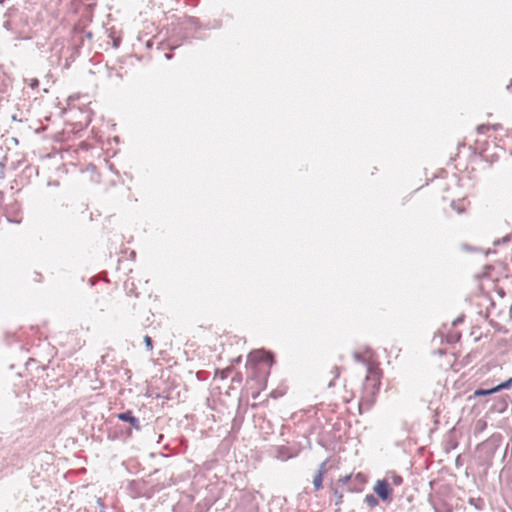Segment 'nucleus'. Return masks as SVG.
Segmentation results:
<instances>
[{"label": "nucleus", "instance_id": "f257e3e1", "mask_svg": "<svg viewBox=\"0 0 512 512\" xmlns=\"http://www.w3.org/2000/svg\"><path fill=\"white\" fill-rule=\"evenodd\" d=\"M502 436L498 433L491 435L488 439L478 445L479 452L485 455V460L489 461L493 458L495 452L500 447Z\"/></svg>", "mask_w": 512, "mask_h": 512}, {"label": "nucleus", "instance_id": "f03ea898", "mask_svg": "<svg viewBox=\"0 0 512 512\" xmlns=\"http://www.w3.org/2000/svg\"><path fill=\"white\" fill-rule=\"evenodd\" d=\"M380 387V372L377 368L372 367L370 364L367 368V376L364 382L365 393L374 396Z\"/></svg>", "mask_w": 512, "mask_h": 512}, {"label": "nucleus", "instance_id": "7ed1b4c3", "mask_svg": "<svg viewBox=\"0 0 512 512\" xmlns=\"http://www.w3.org/2000/svg\"><path fill=\"white\" fill-rule=\"evenodd\" d=\"M378 498L384 502L392 501L393 490L386 479L378 480L373 488Z\"/></svg>", "mask_w": 512, "mask_h": 512}, {"label": "nucleus", "instance_id": "20e7f679", "mask_svg": "<svg viewBox=\"0 0 512 512\" xmlns=\"http://www.w3.org/2000/svg\"><path fill=\"white\" fill-rule=\"evenodd\" d=\"M117 418L123 422L129 423L131 428L135 429L136 431L141 430L140 420L133 415L132 411L127 410L125 412H121L117 414Z\"/></svg>", "mask_w": 512, "mask_h": 512}, {"label": "nucleus", "instance_id": "39448f33", "mask_svg": "<svg viewBox=\"0 0 512 512\" xmlns=\"http://www.w3.org/2000/svg\"><path fill=\"white\" fill-rule=\"evenodd\" d=\"M249 358L255 362H266L270 365L273 364V355L264 350H256L249 354Z\"/></svg>", "mask_w": 512, "mask_h": 512}, {"label": "nucleus", "instance_id": "423d86ee", "mask_svg": "<svg viewBox=\"0 0 512 512\" xmlns=\"http://www.w3.org/2000/svg\"><path fill=\"white\" fill-rule=\"evenodd\" d=\"M275 458L281 461H286L292 457H294V454H292L288 447L286 446H277L275 448Z\"/></svg>", "mask_w": 512, "mask_h": 512}, {"label": "nucleus", "instance_id": "0eeeda50", "mask_svg": "<svg viewBox=\"0 0 512 512\" xmlns=\"http://www.w3.org/2000/svg\"><path fill=\"white\" fill-rule=\"evenodd\" d=\"M468 503L479 511L483 510L485 507V501L481 497H470Z\"/></svg>", "mask_w": 512, "mask_h": 512}, {"label": "nucleus", "instance_id": "6e6552de", "mask_svg": "<svg viewBox=\"0 0 512 512\" xmlns=\"http://www.w3.org/2000/svg\"><path fill=\"white\" fill-rule=\"evenodd\" d=\"M501 128V124H481L477 127V133L478 134H485L489 130H498Z\"/></svg>", "mask_w": 512, "mask_h": 512}, {"label": "nucleus", "instance_id": "1a4fd4ad", "mask_svg": "<svg viewBox=\"0 0 512 512\" xmlns=\"http://www.w3.org/2000/svg\"><path fill=\"white\" fill-rule=\"evenodd\" d=\"M323 479L324 476L321 475V473H316V475L313 478V485L316 491H319L323 487Z\"/></svg>", "mask_w": 512, "mask_h": 512}, {"label": "nucleus", "instance_id": "9d476101", "mask_svg": "<svg viewBox=\"0 0 512 512\" xmlns=\"http://www.w3.org/2000/svg\"><path fill=\"white\" fill-rule=\"evenodd\" d=\"M364 502L369 507H375L379 504L378 498L376 496H374L373 494H367L364 498Z\"/></svg>", "mask_w": 512, "mask_h": 512}, {"label": "nucleus", "instance_id": "9b49d317", "mask_svg": "<svg viewBox=\"0 0 512 512\" xmlns=\"http://www.w3.org/2000/svg\"><path fill=\"white\" fill-rule=\"evenodd\" d=\"M512 386V378H509L505 380L504 382L500 383L499 385L493 387V390L496 392H499L503 389H509Z\"/></svg>", "mask_w": 512, "mask_h": 512}, {"label": "nucleus", "instance_id": "f8f14e48", "mask_svg": "<svg viewBox=\"0 0 512 512\" xmlns=\"http://www.w3.org/2000/svg\"><path fill=\"white\" fill-rule=\"evenodd\" d=\"M333 495L335 497V505L340 507L343 502V493L338 490V488L333 489Z\"/></svg>", "mask_w": 512, "mask_h": 512}, {"label": "nucleus", "instance_id": "ddd939ff", "mask_svg": "<svg viewBox=\"0 0 512 512\" xmlns=\"http://www.w3.org/2000/svg\"><path fill=\"white\" fill-rule=\"evenodd\" d=\"M496 391L493 390V388L491 389H477L475 392H474V395L475 396H484V395H490L492 393H495Z\"/></svg>", "mask_w": 512, "mask_h": 512}, {"label": "nucleus", "instance_id": "4468645a", "mask_svg": "<svg viewBox=\"0 0 512 512\" xmlns=\"http://www.w3.org/2000/svg\"><path fill=\"white\" fill-rule=\"evenodd\" d=\"M327 464H328V459L324 460V461L319 465V468H318V470H317V473H321V475L325 476V474L328 472Z\"/></svg>", "mask_w": 512, "mask_h": 512}, {"label": "nucleus", "instance_id": "2eb2a0df", "mask_svg": "<svg viewBox=\"0 0 512 512\" xmlns=\"http://www.w3.org/2000/svg\"><path fill=\"white\" fill-rule=\"evenodd\" d=\"M6 160V156L0 158V178H4L5 176Z\"/></svg>", "mask_w": 512, "mask_h": 512}, {"label": "nucleus", "instance_id": "dca6fc26", "mask_svg": "<svg viewBox=\"0 0 512 512\" xmlns=\"http://www.w3.org/2000/svg\"><path fill=\"white\" fill-rule=\"evenodd\" d=\"M391 481L393 485L399 486L403 483V478L402 476L394 473L391 477Z\"/></svg>", "mask_w": 512, "mask_h": 512}, {"label": "nucleus", "instance_id": "f3484780", "mask_svg": "<svg viewBox=\"0 0 512 512\" xmlns=\"http://www.w3.org/2000/svg\"><path fill=\"white\" fill-rule=\"evenodd\" d=\"M350 481H351V475H345L338 479V485H341V486L348 485L350 483Z\"/></svg>", "mask_w": 512, "mask_h": 512}, {"label": "nucleus", "instance_id": "a211bd4d", "mask_svg": "<svg viewBox=\"0 0 512 512\" xmlns=\"http://www.w3.org/2000/svg\"><path fill=\"white\" fill-rule=\"evenodd\" d=\"M144 343H145V346L147 348V350H152L153 349V341H152V338L148 335H146L144 337Z\"/></svg>", "mask_w": 512, "mask_h": 512}, {"label": "nucleus", "instance_id": "6ab92c4d", "mask_svg": "<svg viewBox=\"0 0 512 512\" xmlns=\"http://www.w3.org/2000/svg\"><path fill=\"white\" fill-rule=\"evenodd\" d=\"M353 358L355 359V361H357L359 363H365L366 362L365 358L360 353H357V352H355L353 354Z\"/></svg>", "mask_w": 512, "mask_h": 512}, {"label": "nucleus", "instance_id": "aec40b11", "mask_svg": "<svg viewBox=\"0 0 512 512\" xmlns=\"http://www.w3.org/2000/svg\"><path fill=\"white\" fill-rule=\"evenodd\" d=\"M371 403H372V402H371L370 400H368L366 397H363V398L361 399V401H360V405H359V406H360V409H361L364 405H366V408L368 409V408L371 406Z\"/></svg>", "mask_w": 512, "mask_h": 512}, {"label": "nucleus", "instance_id": "412c9836", "mask_svg": "<svg viewBox=\"0 0 512 512\" xmlns=\"http://www.w3.org/2000/svg\"><path fill=\"white\" fill-rule=\"evenodd\" d=\"M16 12V9L11 7L9 8L5 13H4V18H7L9 19L10 17H12L14 15V13Z\"/></svg>", "mask_w": 512, "mask_h": 512}, {"label": "nucleus", "instance_id": "4be33fe9", "mask_svg": "<svg viewBox=\"0 0 512 512\" xmlns=\"http://www.w3.org/2000/svg\"><path fill=\"white\" fill-rule=\"evenodd\" d=\"M29 86L32 88V89H35L39 86V80L36 79V78H33L30 80L29 82Z\"/></svg>", "mask_w": 512, "mask_h": 512}, {"label": "nucleus", "instance_id": "5701e85b", "mask_svg": "<svg viewBox=\"0 0 512 512\" xmlns=\"http://www.w3.org/2000/svg\"><path fill=\"white\" fill-rule=\"evenodd\" d=\"M3 28L7 31H12V27H11V22L9 19H6L4 22H3Z\"/></svg>", "mask_w": 512, "mask_h": 512}, {"label": "nucleus", "instance_id": "b1692460", "mask_svg": "<svg viewBox=\"0 0 512 512\" xmlns=\"http://www.w3.org/2000/svg\"><path fill=\"white\" fill-rule=\"evenodd\" d=\"M33 276H34V277H33V280H34L35 282H38V283L42 282V274H41V273H39V272H34V273H33Z\"/></svg>", "mask_w": 512, "mask_h": 512}, {"label": "nucleus", "instance_id": "393cba45", "mask_svg": "<svg viewBox=\"0 0 512 512\" xmlns=\"http://www.w3.org/2000/svg\"><path fill=\"white\" fill-rule=\"evenodd\" d=\"M354 482H358L359 484H363L364 482V476L361 473H358L355 476Z\"/></svg>", "mask_w": 512, "mask_h": 512}, {"label": "nucleus", "instance_id": "a878e982", "mask_svg": "<svg viewBox=\"0 0 512 512\" xmlns=\"http://www.w3.org/2000/svg\"><path fill=\"white\" fill-rule=\"evenodd\" d=\"M463 321H464V315H461V316L457 317V318L452 322V324H453V326H456V325H458L459 323H462Z\"/></svg>", "mask_w": 512, "mask_h": 512}, {"label": "nucleus", "instance_id": "bb28decb", "mask_svg": "<svg viewBox=\"0 0 512 512\" xmlns=\"http://www.w3.org/2000/svg\"><path fill=\"white\" fill-rule=\"evenodd\" d=\"M120 43H121V39L120 38L113 39V47L114 48H118L120 46Z\"/></svg>", "mask_w": 512, "mask_h": 512}, {"label": "nucleus", "instance_id": "cd10ccee", "mask_svg": "<svg viewBox=\"0 0 512 512\" xmlns=\"http://www.w3.org/2000/svg\"><path fill=\"white\" fill-rule=\"evenodd\" d=\"M459 339H460V334H459V333H457V334H455V335H452V336H451V339H450L449 341H450V342H454V341H457V340H459Z\"/></svg>", "mask_w": 512, "mask_h": 512}, {"label": "nucleus", "instance_id": "c85d7f7f", "mask_svg": "<svg viewBox=\"0 0 512 512\" xmlns=\"http://www.w3.org/2000/svg\"><path fill=\"white\" fill-rule=\"evenodd\" d=\"M347 490L349 492H354V491H360L361 489H358L354 485L351 484V485L348 486Z\"/></svg>", "mask_w": 512, "mask_h": 512}, {"label": "nucleus", "instance_id": "c756f323", "mask_svg": "<svg viewBox=\"0 0 512 512\" xmlns=\"http://www.w3.org/2000/svg\"><path fill=\"white\" fill-rule=\"evenodd\" d=\"M123 433H125L126 437H131L132 436V429L131 428H127L125 429V431H122Z\"/></svg>", "mask_w": 512, "mask_h": 512}, {"label": "nucleus", "instance_id": "7c9ffc66", "mask_svg": "<svg viewBox=\"0 0 512 512\" xmlns=\"http://www.w3.org/2000/svg\"><path fill=\"white\" fill-rule=\"evenodd\" d=\"M85 36H86L88 39H91V38H92V33H91V32H86V33H85Z\"/></svg>", "mask_w": 512, "mask_h": 512}, {"label": "nucleus", "instance_id": "2f4dec72", "mask_svg": "<svg viewBox=\"0 0 512 512\" xmlns=\"http://www.w3.org/2000/svg\"><path fill=\"white\" fill-rule=\"evenodd\" d=\"M509 239H510V238H509V236H506V237H504V238L502 239V242H503V243H506V242H508V241H509Z\"/></svg>", "mask_w": 512, "mask_h": 512}, {"label": "nucleus", "instance_id": "473e14b6", "mask_svg": "<svg viewBox=\"0 0 512 512\" xmlns=\"http://www.w3.org/2000/svg\"><path fill=\"white\" fill-rule=\"evenodd\" d=\"M165 57H166V59H171V58H172V55H171L170 53H166V54H165Z\"/></svg>", "mask_w": 512, "mask_h": 512}, {"label": "nucleus", "instance_id": "72a5a7b5", "mask_svg": "<svg viewBox=\"0 0 512 512\" xmlns=\"http://www.w3.org/2000/svg\"><path fill=\"white\" fill-rule=\"evenodd\" d=\"M334 369L336 370V377H338V375H339V368L337 366H335Z\"/></svg>", "mask_w": 512, "mask_h": 512}, {"label": "nucleus", "instance_id": "f704fd0d", "mask_svg": "<svg viewBox=\"0 0 512 512\" xmlns=\"http://www.w3.org/2000/svg\"><path fill=\"white\" fill-rule=\"evenodd\" d=\"M5 2V0H0V4H3Z\"/></svg>", "mask_w": 512, "mask_h": 512}]
</instances>
